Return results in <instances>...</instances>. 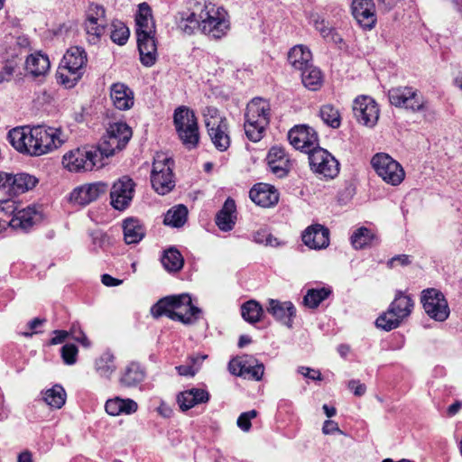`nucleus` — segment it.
<instances>
[{
  "mask_svg": "<svg viewBox=\"0 0 462 462\" xmlns=\"http://www.w3.org/2000/svg\"><path fill=\"white\" fill-rule=\"evenodd\" d=\"M8 139L16 151L30 156L49 153L65 142L60 128L43 125L15 127L9 131Z\"/></svg>",
  "mask_w": 462,
  "mask_h": 462,
  "instance_id": "1",
  "label": "nucleus"
},
{
  "mask_svg": "<svg viewBox=\"0 0 462 462\" xmlns=\"http://www.w3.org/2000/svg\"><path fill=\"white\" fill-rule=\"evenodd\" d=\"M135 25L140 60L143 66L152 67L157 60L156 28L152 8L147 3L138 5Z\"/></svg>",
  "mask_w": 462,
  "mask_h": 462,
  "instance_id": "2",
  "label": "nucleus"
},
{
  "mask_svg": "<svg viewBox=\"0 0 462 462\" xmlns=\"http://www.w3.org/2000/svg\"><path fill=\"white\" fill-rule=\"evenodd\" d=\"M200 312V309L192 304L188 293L164 297L151 309L152 315L156 319L166 316L185 325L194 323Z\"/></svg>",
  "mask_w": 462,
  "mask_h": 462,
  "instance_id": "3",
  "label": "nucleus"
},
{
  "mask_svg": "<svg viewBox=\"0 0 462 462\" xmlns=\"http://www.w3.org/2000/svg\"><path fill=\"white\" fill-rule=\"evenodd\" d=\"M245 131L252 142L260 141L270 123V105L260 97L253 98L246 106Z\"/></svg>",
  "mask_w": 462,
  "mask_h": 462,
  "instance_id": "4",
  "label": "nucleus"
},
{
  "mask_svg": "<svg viewBox=\"0 0 462 462\" xmlns=\"http://www.w3.org/2000/svg\"><path fill=\"white\" fill-rule=\"evenodd\" d=\"M20 203L14 199H4L0 201V211L5 215H11L12 218L8 225L15 230L28 233L32 228L42 221V214L35 206H28L19 208ZM7 223L5 222V226Z\"/></svg>",
  "mask_w": 462,
  "mask_h": 462,
  "instance_id": "5",
  "label": "nucleus"
},
{
  "mask_svg": "<svg viewBox=\"0 0 462 462\" xmlns=\"http://www.w3.org/2000/svg\"><path fill=\"white\" fill-rule=\"evenodd\" d=\"M105 158V153L99 145L77 148L63 155L62 164L69 171H88L104 166Z\"/></svg>",
  "mask_w": 462,
  "mask_h": 462,
  "instance_id": "6",
  "label": "nucleus"
},
{
  "mask_svg": "<svg viewBox=\"0 0 462 462\" xmlns=\"http://www.w3.org/2000/svg\"><path fill=\"white\" fill-rule=\"evenodd\" d=\"M173 124L183 146L188 150L197 148L200 134L194 111L185 106L177 107L173 114Z\"/></svg>",
  "mask_w": 462,
  "mask_h": 462,
  "instance_id": "7",
  "label": "nucleus"
},
{
  "mask_svg": "<svg viewBox=\"0 0 462 462\" xmlns=\"http://www.w3.org/2000/svg\"><path fill=\"white\" fill-rule=\"evenodd\" d=\"M215 0H189V8H193L202 14L206 19L203 30L213 32L218 36L222 32H227L229 22L226 19V12L223 7L217 6Z\"/></svg>",
  "mask_w": 462,
  "mask_h": 462,
  "instance_id": "8",
  "label": "nucleus"
},
{
  "mask_svg": "<svg viewBox=\"0 0 462 462\" xmlns=\"http://www.w3.org/2000/svg\"><path fill=\"white\" fill-rule=\"evenodd\" d=\"M413 305V300L409 295L397 291L389 309L376 319L375 325L385 331L398 328L402 321L410 316Z\"/></svg>",
  "mask_w": 462,
  "mask_h": 462,
  "instance_id": "9",
  "label": "nucleus"
},
{
  "mask_svg": "<svg viewBox=\"0 0 462 462\" xmlns=\"http://www.w3.org/2000/svg\"><path fill=\"white\" fill-rule=\"evenodd\" d=\"M174 161L163 153L154 157L151 172V183L160 195H165L175 187L173 174Z\"/></svg>",
  "mask_w": 462,
  "mask_h": 462,
  "instance_id": "10",
  "label": "nucleus"
},
{
  "mask_svg": "<svg viewBox=\"0 0 462 462\" xmlns=\"http://www.w3.org/2000/svg\"><path fill=\"white\" fill-rule=\"evenodd\" d=\"M132 129L124 122L110 124L107 134L99 144L106 158L115 154L116 151L123 150L132 137Z\"/></svg>",
  "mask_w": 462,
  "mask_h": 462,
  "instance_id": "11",
  "label": "nucleus"
},
{
  "mask_svg": "<svg viewBox=\"0 0 462 462\" xmlns=\"http://www.w3.org/2000/svg\"><path fill=\"white\" fill-rule=\"evenodd\" d=\"M371 163L376 173L388 184L397 186L404 179L405 173L402 165L387 153L374 155Z\"/></svg>",
  "mask_w": 462,
  "mask_h": 462,
  "instance_id": "12",
  "label": "nucleus"
},
{
  "mask_svg": "<svg viewBox=\"0 0 462 462\" xmlns=\"http://www.w3.org/2000/svg\"><path fill=\"white\" fill-rule=\"evenodd\" d=\"M38 183V179L25 172L16 174L0 171V189L16 196L32 189Z\"/></svg>",
  "mask_w": 462,
  "mask_h": 462,
  "instance_id": "13",
  "label": "nucleus"
},
{
  "mask_svg": "<svg viewBox=\"0 0 462 462\" xmlns=\"http://www.w3.org/2000/svg\"><path fill=\"white\" fill-rule=\"evenodd\" d=\"M106 10L97 4H90L87 11L85 31L88 41L91 44H97L106 32Z\"/></svg>",
  "mask_w": 462,
  "mask_h": 462,
  "instance_id": "14",
  "label": "nucleus"
},
{
  "mask_svg": "<svg viewBox=\"0 0 462 462\" xmlns=\"http://www.w3.org/2000/svg\"><path fill=\"white\" fill-rule=\"evenodd\" d=\"M388 98L391 105L413 112L420 111L424 106L423 97L411 87L393 88L388 91Z\"/></svg>",
  "mask_w": 462,
  "mask_h": 462,
  "instance_id": "15",
  "label": "nucleus"
},
{
  "mask_svg": "<svg viewBox=\"0 0 462 462\" xmlns=\"http://www.w3.org/2000/svg\"><path fill=\"white\" fill-rule=\"evenodd\" d=\"M310 169L326 179H333L339 172V163L327 150L318 147L309 154Z\"/></svg>",
  "mask_w": 462,
  "mask_h": 462,
  "instance_id": "16",
  "label": "nucleus"
},
{
  "mask_svg": "<svg viewBox=\"0 0 462 462\" xmlns=\"http://www.w3.org/2000/svg\"><path fill=\"white\" fill-rule=\"evenodd\" d=\"M206 19L202 17V14L199 11L190 8L189 11L180 12L176 14L177 28L187 35H192L196 32L200 31L205 35L213 39H220L226 32H222L218 36L214 35L213 32H208L203 30V24Z\"/></svg>",
  "mask_w": 462,
  "mask_h": 462,
  "instance_id": "17",
  "label": "nucleus"
},
{
  "mask_svg": "<svg viewBox=\"0 0 462 462\" xmlns=\"http://www.w3.org/2000/svg\"><path fill=\"white\" fill-rule=\"evenodd\" d=\"M135 183L128 176H123L114 182L110 190V204L119 211H124L131 205L134 194Z\"/></svg>",
  "mask_w": 462,
  "mask_h": 462,
  "instance_id": "18",
  "label": "nucleus"
},
{
  "mask_svg": "<svg viewBox=\"0 0 462 462\" xmlns=\"http://www.w3.org/2000/svg\"><path fill=\"white\" fill-rule=\"evenodd\" d=\"M353 112L357 122L367 127H374L379 119L378 105L368 96H360L354 100Z\"/></svg>",
  "mask_w": 462,
  "mask_h": 462,
  "instance_id": "19",
  "label": "nucleus"
},
{
  "mask_svg": "<svg viewBox=\"0 0 462 462\" xmlns=\"http://www.w3.org/2000/svg\"><path fill=\"white\" fill-rule=\"evenodd\" d=\"M290 143L296 149L310 153L319 147V137L316 131L308 125H296L288 133Z\"/></svg>",
  "mask_w": 462,
  "mask_h": 462,
  "instance_id": "20",
  "label": "nucleus"
},
{
  "mask_svg": "<svg viewBox=\"0 0 462 462\" xmlns=\"http://www.w3.org/2000/svg\"><path fill=\"white\" fill-rule=\"evenodd\" d=\"M107 189L108 185L102 181L82 185L71 191L69 200L73 204L86 206L104 195Z\"/></svg>",
  "mask_w": 462,
  "mask_h": 462,
  "instance_id": "21",
  "label": "nucleus"
},
{
  "mask_svg": "<svg viewBox=\"0 0 462 462\" xmlns=\"http://www.w3.org/2000/svg\"><path fill=\"white\" fill-rule=\"evenodd\" d=\"M301 239L310 249H324L329 245V230L320 224H314L305 229Z\"/></svg>",
  "mask_w": 462,
  "mask_h": 462,
  "instance_id": "22",
  "label": "nucleus"
},
{
  "mask_svg": "<svg viewBox=\"0 0 462 462\" xmlns=\"http://www.w3.org/2000/svg\"><path fill=\"white\" fill-rule=\"evenodd\" d=\"M266 310L277 321L292 328V319L296 315V308L292 302L270 299Z\"/></svg>",
  "mask_w": 462,
  "mask_h": 462,
  "instance_id": "23",
  "label": "nucleus"
},
{
  "mask_svg": "<svg viewBox=\"0 0 462 462\" xmlns=\"http://www.w3.org/2000/svg\"><path fill=\"white\" fill-rule=\"evenodd\" d=\"M226 118H219L217 124L207 123V131L215 148L220 152L226 151L231 143Z\"/></svg>",
  "mask_w": 462,
  "mask_h": 462,
  "instance_id": "24",
  "label": "nucleus"
},
{
  "mask_svg": "<svg viewBox=\"0 0 462 462\" xmlns=\"http://www.w3.org/2000/svg\"><path fill=\"white\" fill-rule=\"evenodd\" d=\"M352 14L364 28L371 29L375 23L374 5L373 0H354Z\"/></svg>",
  "mask_w": 462,
  "mask_h": 462,
  "instance_id": "25",
  "label": "nucleus"
},
{
  "mask_svg": "<svg viewBox=\"0 0 462 462\" xmlns=\"http://www.w3.org/2000/svg\"><path fill=\"white\" fill-rule=\"evenodd\" d=\"M253 202L263 208H269L278 203L279 193L274 187L265 183L255 184L249 191Z\"/></svg>",
  "mask_w": 462,
  "mask_h": 462,
  "instance_id": "26",
  "label": "nucleus"
},
{
  "mask_svg": "<svg viewBox=\"0 0 462 462\" xmlns=\"http://www.w3.org/2000/svg\"><path fill=\"white\" fill-rule=\"evenodd\" d=\"M270 171L279 178L287 176L291 170V162L282 147L273 146L267 155Z\"/></svg>",
  "mask_w": 462,
  "mask_h": 462,
  "instance_id": "27",
  "label": "nucleus"
},
{
  "mask_svg": "<svg viewBox=\"0 0 462 462\" xmlns=\"http://www.w3.org/2000/svg\"><path fill=\"white\" fill-rule=\"evenodd\" d=\"M145 377L144 367L138 362H131L122 369L119 383L125 388H135L145 380Z\"/></svg>",
  "mask_w": 462,
  "mask_h": 462,
  "instance_id": "28",
  "label": "nucleus"
},
{
  "mask_svg": "<svg viewBox=\"0 0 462 462\" xmlns=\"http://www.w3.org/2000/svg\"><path fill=\"white\" fill-rule=\"evenodd\" d=\"M110 97L119 110H128L134 106V92L124 83H114L110 87Z\"/></svg>",
  "mask_w": 462,
  "mask_h": 462,
  "instance_id": "29",
  "label": "nucleus"
},
{
  "mask_svg": "<svg viewBox=\"0 0 462 462\" xmlns=\"http://www.w3.org/2000/svg\"><path fill=\"white\" fill-rule=\"evenodd\" d=\"M209 401L208 391L199 388H191L180 393L177 402L181 411H185L198 404L206 403Z\"/></svg>",
  "mask_w": 462,
  "mask_h": 462,
  "instance_id": "30",
  "label": "nucleus"
},
{
  "mask_svg": "<svg viewBox=\"0 0 462 462\" xmlns=\"http://www.w3.org/2000/svg\"><path fill=\"white\" fill-rule=\"evenodd\" d=\"M236 212L235 200L227 198L216 216V224L221 231L227 232L234 228L236 220Z\"/></svg>",
  "mask_w": 462,
  "mask_h": 462,
  "instance_id": "31",
  "label": "nucleus"
},
{
  "mask_svg": "<svg viewBox=\"0 0 462 462\" xmlns=\"http://www.w3.org/2000/svg\"><path fill=\"white\" fill-rule=\"evenodd\" d=\"M87 60V53L84 49L75 46L67 51L60 65L69 69V71L79 72L82 75Z\"/></svg>",
  "mask_w": 462,
  "mask_h": 462,
  "instance_id": "32",
  "label": "nucleus"
},
{
  "mask_svg": "<svg viewBox=\"0 0 462 462\" xmlns=\"http://www.w3.org/2000/svg\"><path fill=\"white\" fill-rule=\"evenodd\" d=\"M105 410L111 416L131 415L136 412L138 404L129 398L115 397L106 402Z\"/></svg>",
  "mask_w": 462,
  "mask_h": 462,
  "instance_id": "33",
  "label": "nucleus"
},
{
  "mask_svg": "<svg viewBox=\"0 0 462 462\" xmlns=\"http://www.w3.org/2000/svg\"><path fill=\"white\" fill-rule=\"evenodd\" d=\"M310 23L325 41L331 42L336 44L343 42L342 37L338 34L337 30L318 13L311 14Z\"/></svg>",
  "mask_w": 462,
  "mask_h": 462,
  "instance_id": "34",
  "label": "nucleus"
},
{
  "mask_svg": "<svg viewBox=\"0 0 462 462\" xmlns=\"http://www.w3.org/2000/svg\"><path fill=\"white\" fill-rule=\"evenodd\" d=\"M124 239L127 245L138 244L145 236L143 224L137 218L129 217L123 223Z\"/></svg>",
  "mask_w": 462,
  "mask_h": 462,
  "instance_id": "35",
  "label": "nucleus"
},
{
  "mask_svg": "<svg viewBox=\"0 0 462 462\" xmlns=\"http://www.w3.org/2000/svg\"><path fill=\"white\" fill-rule=\"evenodd\" d=\"M288 61L295 69L301 70L311 64V51L303 45H296L290 50Z\"/></svg>",
  "mask_w": 462,
  "mask_h": 462,
  "instance_id": "36",
  "label": "nucleus"
},
{
  "mask_svg": "<svg viewBox=\"0 0 462 462\" xmlns=\"http://www.w3.org/2000/svg\"><path fill=\"white\" fill-rule=\"evenodd\" d=\"M352 246L356 250L373 246L379 243L377 236L365 226L358 227L350 237Z\"/></svg>",
  "mask_w": 462,
  "mask_h": 462,
  "instance_id": "37",
  "label": "nucleus"
},
{
  "mask_svg": "<svg viewBox=\"0 0 462 462\" xmlns=\"http://www.w3.org/2000/svg\"><path fill=\"white\" fill-rule=\"evenodd\" d=\"M106 32L105 35H108L110 40L119 45H125L130 36V30L125 23L120 20H113L109 24H106Z\"/></svg>",
  "mask_w": 462,
  "mask_h": 462,
  "instance_id": "38",
  "label": "nucleus"
},
{
  "mask_svg": "<svg viewBox=\"0 0 462 462\" xmlns=\"http://www.w3.org/2000/svg\"><path fill=\"white\" fill-rule=\"evenodd\" d=\"M50 65L48 56L41 53L32 54L25 60L26 70L34 77L44 75L50 69Z\"/></svg>",
  "mask_w": 462,
  "mask_h": 462,
  "instance_id": "39",
  "label": "nucleus"
},
{
  "mask_svg": "<svg viewBox=\"0 0 462 462\" xmlns=\"http://www.w3.org/2000/svg\"><path fill=\"white\" fill-rule=\"evenodd\" d=\"M301 71V81L310 90L316 91L319 89L323 83L321 70L311 64L304 68Z\"/></svg>",
  "mask_w": 462,
  "mask_h": 462,
  "instance_id": "40",
  "label": "nucleus"
},
{
  "mask_svg": "<svg viewBox=\"0 0 462 462\" xmlns=\"http://www.w3.org/2000/svg\"><path fill=\"white\" fill-rule=\"evenodd\" d=\"M187 208L184 205H178L167 211L163 223L172 227H180L187 221Z\"/></svg>",
  "mask_w": 462,
  "mask_h": 462,
  "instance_id": "41",
  "label": "nucleus"
},
{
  "mask_svg": "<svg viewBox=\"0 0 462 462\" xmlns=\"http://www.w3.org/2000/svg\"><path fill=\"white\" fill-rule=\"evenodd\" d=\"M263 314L262 305L254 300H247L241 306V315L250 324L260 321Z\"/></svg>",
  "mask_w": 462,
  "mask_h": 462,
  "instance_id": "42",
  "label": "nucleus"
},
{
  "mask_svg": "<svg viewBox=\"0 0 462 462\" xmlns=\"http://www.w3.org/2000/svg\"><path fill=\"white\" fill-rule=\"evenodd\" d=\"M43 401L51 408L60 409L66 402V392L60 384H55L43 393Z\"/></svg>",
  "mask_w": 462,
  "mask_h": 462,
  "instance_id": "43",
  "label": "nucleus"
},
{
  "mask_svg": "<svg viewBox=\"0 0 462 462\" xmlns=\"http://www.w3.org/2000/svg\"><path fill=\"white\" fill-rule=\"evenodd\" d=\"M162 263L168 272L176 273L183 267L184 259L177 249L170 248L164 252Z\"/></svg>",
  "mask_w": 462,
  "mask_h": 462,
  "instance_id": "44",
  "label": "nucleus"
},
{
  "mask_svg": "<svg viewBox=\"0 0 462 462\" xmlns=\"http://www.w3.org/2000/svg\"><path fill=\"white\" fill-rule=\"evenodd\" d=\"M331 292V290L326 287L310 289L303 298V304L310 309H316Z\"/></svg>",
  "mask_w": 462,
  "mask_h": 462,
  "instance_id": "45",
  "label": "nucleus"
},
{
  "mask_svg": "<svg viewBox=\"0 0 462 462\" xmlns=\"http://www.w3.org/2000/svg\"><path fill=\"white\" fill-rule=\"evenodd\" d=\"M116 369L115 356L110 352L103 353L96 360V370L102 377L109 378Z\"/></svg>",
  "mask_w": 462,
  "mask_h": 462,
  "instance_id": "46",
  "label": "nucleus"
},
{
  "mask_svg": "<svg viewBox=\"0 0 462 462\" xmlns=\"http://www.w3.org/2000/svg\"><path fill=\"white\" fill-rule=\"evenodd\" d=\"M321 120L332 128H338L341 124L339 112L332 105H324L319 109Z\"/></svg>",
  "mask_w": 462,
  "mask_h": 462,
  "instance_id": "47",
  "label": "nucleus"
},
{
  "mask_svg": "<svg viewBox=\"0 0 462 462\" xmlns=\"http://www.w3.org/2000/svg\"><path fill=\"white\" fill-rule=\"evenodd\" d=\"M450 314V310L443 293L435 290V321H445Z\"/></svg>",
  "mask_w": 462,
  "mask_h": 462,
  "instance_id": "48",
  "label": "nucleus"
},
{
  "mask_svg": "<svg viewBox=\"0 0 462 462\" xmlns=\"http://www.w3.org/2000/svg\"><path fill=\"white\" fill-rule=\"evenodd\" d=\"M79 72L69 71L64 66L60 65L56 73L57 81L68 88L74 87L80 79Z\"/></svg>",
  "mask_w": 462,
  "mask_h": 462,
  "instance_id": "49",
  "label": "nucleus"
},
{
  "mask_svg": "<svg viewBox=\"0 0 462 462\" xmlns=\"http://www.w3.org/2000/svg\"><path fill=\"white\" fill-rule=\"evenodd\" d=\"M22 60L18 57H13L5 60L2 69H0V83L10 82L19 68Z\"/></svg>",
  "mask_w": 462,
  "mask_h": 462,
  "instance_id": "50",
  "label": "nucleus"
},
{
  "mask_svg": "<svg viewBox=\"0 0 462 462\" xmlns=\"http://www.w3.org/2000/svg\"><path fill=\"white\" fill-rule=\"evenodd\" d=\"M420 303L425 312L433 319V288H428L422 291Z\"/></svg>",
  "mask_w": 462,
  "mask_h": 462,
  "instance_id": "51",
  "label": "nucleus"
},
{
  "mask_svg": "<svg viewBox=\"0 0 462 462\" xmlns=\"http://www.w3.org/2000/svg\"><path fill=\"white\" fill-rule=\"evenodd\" d=\"M78 347L74 344H65L61 347V357L66 365H73L77 361Z\"/></svg>",
  "mask_w": 462,
  "mask_h": 462,
  "instance_id": "52",
  "label": "nucleus"
},
{
  "mask_svg": "<svg viewBox=\"0 0 462 462\" xmlns=\"http://www.w3.org/2000/svg\"><path fill=\"white\" fill-rule=\"evenodd\" d=\"M257 416V411L255 410H251L249 411H245L240 414L237 419V426L243 431H248L251 427V420Z\"/></svg>",
  "mask_w": 462,
  "mask_h": 462,
  "instance_id": "53",
  "label": "nucleus"
},
{
  "mask_svg": "<svg viewBox=\"0 0 462 462\" xmlns=\"http://www.w3.org/2000/svg\"><path fill=\"white\" fill-rule=\"evenodd\" d=\"M245 374L242 377L245 379H253L260 381L263 378L264 373V365L263 363H256L253 367L244 371Z\"/></svg>",
  "mask_w": 462,
  "mask_h": 462,
  "instance_id": "54",
  "label": "nucleus"
},
{
  "mask_svg": "<svg viewBox=\"0 0 462 462\" xmlns=\"http://www.w3.org/2000/svg\"><path fill=\"white\" fill-rule=\"evenodd\" d=\"M202 116L204 117L205 125L207 126V123L210 124H217L219 118H223L219 116V111L217 107L208 106H206L202 111Z\"/></svg>",
  "mask_w": 462,
  "mask_h": 462,
  "instance_id": "55",
  "label": "nucleus"
},
{
  "mask_svg": "<svg viewBox=\"0 0 462 462\" xmlns=\"http://www.w3.org/2000/svg\"><path fill=\"white\" fill-rule=\"evenodd\" d=\"M92 241V250L103 248L107 242V236L101 230H94L90 234Z\"/></svg>",
  "mask_w": 462,
  "mask_h": 462,
  "instance_id": "56",
  "label": "nucleus"
},
{
  "mask_svg": "<svg viewBox=\"0 0 462 462\" xmlns=\"http://www.w3.org/2000/svg\"><path fill=\"white\" fill-rule=\"evenodd\" d=\"M298 372L302 374L304 377H307L313 381H321L322 375L319 370H315L306 366H300L298 368Z\"/></svg>",
  "mask_w": 462,
  "mask_h": 462,
  "instance_id": "57",
  "label": "nucleus"
},
{
  "mask_svg": "<svg viewBox=\"0 0 462 462\" xmlns=\"http://www.w3.org/2000/svg\"><path fill=\"white\" fill-rule=\"evenodd\" d=\"M245 367V364L240 361V358H233L228 363V370L229 372L236 376L242 377L243 374H245V372L243 373V368Z\"/></svg>",
  "mask_w": 462,
  "mask_h": 462,
  "instance_id": "58",
  "label": "nucleus"
},
{
  "mask_svg": "<svg viewBox=\"0 0 462 462\" xmlns=\"http://www.w3.org/2000/svg\"><path fill=\"white\" fill-rule=\"evenodd\" d=\"M70 334L72 337L81 343L84 346H89V341L86 335L83 333V331L80 329V328L78 325H73L70 328Z\"/></svg>",
  "mask_w": 462,
  "mask_h": 462,
  "instance_id": "59",
  "label": "nucleus"
},
{
  "mask_svg": "<svg viewBox=\"0 0 462 462\" xmlns=\"http://www.w3.org/2000/svg\"><path fill=\"white\" fill-rule=\"evenodd\" d=\"M410 263H411V260H410V256L409 255H407V254H398V255H395L393 258H391L388 261L387 265L390 268H393V267H395L397 265L407 266Z\"/></svg>",
  "mask_w": 462,
  "mask_h": 462,
  "instance_id": "60",
  "label": "nucleus"
},
{
  "mask_svg": "<svg viewBox=\"0 0 462 462\" xmlns=\"http://www.w3.org/2000/svg\"><path fill=\"white\" fill-rule=\"evenodd\" d=\"M348 388L353 392L356 396H363L366 392L365 383H360L359 380H351L348 382Z\"/></svg>",
  "mask_w": 462,
  "mask_h": 462,
  "instance_id": "61",
  "label": "nucleus"
},
{
  "mask_svg": "<svg viewBox=\"0 0 462 462\" xmlns=\"http://www.w3.org/2000/svg\"><path fill=\"white\" fill-rule=\"evenodd\" d=\"M178 374L183 376H194L198 372V367L192 365H179L176 367Z\"/></svg>",
  "mask_w": 462,
  "mask_h": 462,
  "instance_id": "62",
  "label": "nucleus"
},
{
  "mask_svg": "<svg viewBox=\"0 0 462 462\" xmlns=\"http://www.w3.org/2000/svg\"><path fill=\"white\" fill-rule=\"evenodd\" d=\"M322 431L324 434H332L340 431V430L337 422L328 420L323 424Z\"/></svg>",
  "mask_w": 462,
  "mask_h": 462,
  "instance_id": "63",
  "label": "nucleus"
},
{
  "mask_svg": "<svg viewBox=\"0 0 462 462\" xmlns=\"http://www.w3.org/2000/svg\"><path fill=\"white\" fill-rule=\"evenodd\" d=\"M101 282L104 285L107 287L118 286L123 282L122 280L114 278L109 274H103L101 276Z\"/></svg>",
  "mask_w": 462,
  "mask_h": 462,
  "instance_id": "64",
  "label": "nucleus"
}]
</instances>
